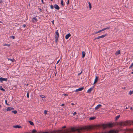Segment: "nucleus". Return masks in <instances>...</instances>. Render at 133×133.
Returning a JSON list of instances; mask_svg holds the SVG:
<instances>
[{
  "label": "nucleus",
  "instance_id": "nucleus-1",
  "mask_svg": "<svg viewBox=\"0 0 133 133\" xmlns=\"http://www.w3.org/2000/svg\"><path fill=\"white\" fill-rule=\"evenodd\" d=\"M113 125L111 123H109L107 124H103L102 125V127L104 129H105L107 127L109 128H112L113 127Z\"/></svg>",
  "mask_w": 133,
  "mask_h": 133
},
{
  "label": "nucleus",
  "instance_id": "nucleus-2",
  "mask_svg": "<svg viewBox=\"0 0 133 133\" xmlns=\"http://www.w3.org/2000/svg\"><path fill=\"white\" fill-rule=\"evenodd\" d=\"M71 130L72 131H76L79 133H80L81 131V130L79 129H77L76 130H75V129L74 127L72 128H71Z\"/></svg>",
  "mask_w": 133,
  "mask_h": 133
},
{
  "label": "nucleus",
  "instance_id": "nucleus-3",
  "mask_svg": "<svg viewBox=\"0 0 133 133\" xmlns=\"http://www.w3.org/2000/svg\"><path fill=\"white\" fill-rule=\"evenodd\" d=\"M107 34H105V35H102L101 36H98V37L96 38L95 39H99L100 38H104L105 36H106L107 35Z\"/></svg>",
  "mask_w": 133,
  "mask_h": 133
},
{
  "label": "nucleus",
  "instance_id": "nucleus-4",
  "mask_svg": "<svg viewBox=\"0 0 133 133\" xmlns=\"http://www.w3.org/2000/svg\"><path fill=\"white\" fill-rule=\"evenodd\" d=\"M63 132L62 130H58L52 132V133H63Z\"/></svg>",
  "mask_w": 133,
  "mask_h": 133
},
{
  "label": "nucleus",
  "instance_id": "nucleus-5",
  "mask_svg": "<svg viewBox=\"0 0 133 133\" xmlns=\"http://www.w3.org/2000/svg\"><path fill=\"white\" fill-rule=\"evenodd\" d=\"M118 132L117 130H113L109 131V133H117Z\"/></svg>",
  "mask_w": 133,
  "mask_h": 133
},
{
  "label": "nucleus",
  "instance_id": "nucleus-6",
  "mask_svg": "<svg viewBox=\"0 0 133 133\" xmlns=\"http://www.w3.org/2000/svg\"><path fill=\"white\" fill-rule=\"evenodd\" d=\"M7 80L8 79L7 78H3L2 77L0 78V81L1 82H2L3 81H7Z\"/></svg>",
  "mask_w": 133,
  "mask_h": 133
},
{
  "label": "nucleus",
  "instance_id": "nucleus-7",
  "mask_svg": "<svg viewBox=\"0 0 133 133\" xmlns=\"http://www.w3.org/2000/svg\"><path fill=\"white\" fill-rule=\"evenodd\" d=\"M84 88V87H82L81 88H79L78 89H77L76 90H75V91H77V92L81 91L83 90V89Z\"/></svg>",
  "mask_w": 133,
  "mask_h": 133
},
{
  "label": "nucleus",
  "instance_id": "nucleus-8",
  "mask_svg": "<svg viewBox=\"0 0 133 133\" xmlns=\"http://www.w3.org/2000/svg\"><path fill=\"white\" fill-rule=\"evenodd\" d=\"M128 124V123L127 122H124V123H121L120 124V125L121 126L125 125H127Z\"/></svg>",
  "mask_w": 133,
  "mask_h": 133
},
{
  "label": "nucleus",
  "instance_id": "nucleus-9",
  "mask_svg": "<svg viewBox=\"0 0 133 133\" xmlns=\"http://www.w3.org/2000/svg\"><path fill=\"white\" fill-rule=\"evenodd\" d=\"M54 8L58 10L60 8L58 6V5L56 4H55L54 6Z\"/></svg>",
  "mask_w": 133,
  "mask_h": 133
},
{
  "label": "nucleus",
  "instance_id": "nucleus-10",
  "mask_svg": "<svg viewBox=\"0 0 133 133\" xmlns=\"http://www.w3.org/2000/svg\"><path fill=\"white\" fill-rule=\"evenodd\" d=\"M71 36V34L70 33H69L68 34L66 35L65 36V38L66 39H68L69 38V37L70 36Z\"/></svg>",
  "mask_w": 133,
  "mask_h": 133
},
{
  "label": "nucleus",
  "instance_id": "nucleus-11",
  "mask_svg": "<svg viewBox=\"0 0 133 133\" xmlns=\"http://www.w3.org/2000/svg\"><path fill=\"white\" fill-rule=\"evenodd\" d=\"M37 19L36 17H34L32 18V22L33 23H34L35 22H37Z\"/></svg>",
  "mask_w": 133,
  "mask_h": 133
},
{
  "label": "nucleus",
  "instance_id": "nucleus-12",
  "mask_svg": "<svg viewBox=\"0 0 133 133\" xmlns=\"http://www.w3.org/2000/svg\"><path fill=\"white\" fill-rule=\"evenodd\" d=\"M94 86L90 88L89 89H88L87 91V92L90 93L91 92V91L92 90Z\"/></svg>",
  "mask_w": 133,
  "mask_h": 133
},
{
  "label": "nucleus",
  "instance_id": "nucleus-13",
  "mask_svg": "<svg viewBox=\"0 0 133 133\" xmlns=\"http://www.w3.org/2000/svg\"><path fill=\"white\" fill-rule=\"evenodd\" d=\"M102 106V105L101 104H98L97 106L95 107V110H97L99 109L100 107Z\"/></svg>",
  "mask_w": 133,
  "mask_h": 133
},
{
  "label": "nucleus",
  "instance_id": "nucleus-14",
  "mask_svg": "<svg viewBox=\"0 0 133 133\" xmlns=\"http://www.w3.org/2000/svg\"><path fill=\"white\" fill-rule=\"evenodd\" d=\"M8 60L9 61L10 60V61H11L12 62H15L16 61L15 60V59H14V58L11 59V58H8Z\"/></svg>",
  "mask_w": 133,
  "mask_h": 133
},
{
  "label": "nucleus",
  "instance_id": "nucleus-15",
  "mask_svg": "<svg viewBox=\"0 0 133 133\" xmlns=\"http://www.w3.org/2000/svg\"><path fill=\"white\" fill-rule=\"evenodd\" d=\"M98 77L97 76H96L95 79V81L94 82V84H95L97 82L98 79Z\"/></svg>",
  "mask_w": 133,
  "mask_h": 133
},
{
  "label": "nucleus",
  "instance_id": "nucleus-16",
  "mask_svg": "<svg viewBox=\"0 0 133 133\" xmlns=\"http://www.w3.org/2000/svg\"><path fill=\"white\" fill-rule=\"evenodd\" d=\"M85 52L84 51H83L82 52V58H84L85 56Z\"/></svg>",
  "mask_w": 133,
  "mask_h": 133
},
{
  "label": "nucleus",
  "instance_id": "nucleus-17",
  "mask_svg": "<svg viewBox=\"0 0 133 133\" xmlns=\"http://www.w3.org/2000/svg\"><path fill=\"white\" fill-rule=\"evenodd\" d=\"M13 127L16 128H21V126L20 125H16L13 126Z\"/></svg>",
  "mask_w": 133,
  "mask_h": 133
},
{
  "label": "nucleus",
  "instance_id": "nucleus-18",
  "mask_svg": "<svg viewBox=\"0 0 133 133\" xmlns=\"http://www.w3.org/2000/svg\"><path fill=\"white\" fill-rule=\"evenodd\" d=\"M55 34H56V36H57V37H58L59 36V33L58 32V30H56V31L55 32Z\"/></svg>",
  "mask_w": 133,
  "mask_h": 133
},
{
  "label": "nucleus",
  "instance_id": "nucleus-19",
  "mask_svg": "<svg viewBox=\"0 0 133 133\" xmlns=\"http://www.w3.org/2000/svg\"><path fill=\"white\" fill-rule=\"evenodd\" d=\"M88 4L89 6V9L90 10H91L92 7V6L90 2H88Z\"/></svg>",
  "mask_w": 133,
  "mask_h": 133
},
{
  "label": "nucleus",
  "instance_id": "nucleus-20",
  "mask_svg": "<svg viewBox=\"0 0 133 133\" xmlns=\"http://www.w3.org/2000/svg\"><path fill=\"white\" fill-rule=\"evenodd\" d=\"M120 54V50H118L116 53V55H117Z\"/></svg>",
  "mask_w": 133,
  "mask_h": 133
},
{
  "label": "nucleus",
  "instance_id": "nucleus-21",
  "mask_svg": "<svg viewBox=\"0 0 133 133\" xmlns=\"http://www.w3.org/2000/svg\"><path fill=\"white\" fill-rule=\"evenodd\" d=\"M96 117H91L89 118L90 120H93L96 118Z\"/></svg>",
  "mask_w": 133,
  "mask_h": 133
},
{
  "label": "nucleus",
  "instance_id": "nucleus-22",
  "mask_svg": "<svg viewBox=\"0 0 133 133\" xmlns=\"http://www.w3.org/2000/svg\"><path fill=\"white\" fill-rule=\"evenodd\" d=\"M58 37H57V36H55V42L56 43H57V42L58 40Z\"/></svg>",
  "mask_w": 133,
  "mask_h": 133
},
{
  "label": "nucleus",
  "instance_id": "nucleus-23",
  "mask_svg": "<svg viewBox=\"0 0 133 133\" xmlns=\"http://www.w3.org/2000/svg\"><path fill=\"white\" fill-rule=\"evenodd\" d=\"M0 89L3 91H5V90L1 86H0Z\"/></svg>",
  "mask_w": 133,
  "mask_h": 133
},
{
  "label": "nucleus",
  "instance_id": "nucleus-24",
  "mask_svg": "<svg viewBox=\"0 0 133 133\" xmlns=\"http://www.w3.org/2000/svg\"><path fill=\"white\" fill-rule=\"evenodd\" d=\"M30 124L31 125H34V124L32 122V121H29Z\"/></svg>",
  "mask_w": 133,
  "mask_h": 133
},
{
  "label": "nucleus",
  "instance_id": "nucleus-25",
  "mask_svg": "<svg viewBox=\"0 0 133 133\" xmlns=\"http://www.w3.org/2000/svg\"><path fill=\"white\" fill-rule=\"evenodd\" d=\"M6 110L7 111H10L11 110L10 107H9L7 108Z\"/></svg>",
  "mask_w": 133,
  "mask_h": 133
},
{
  "label": "nucleus",
  "instance_id": "nucleus-26",
  "mask_svg": "<svg viewBox=\"0 0 133 133\" xmlns=\"http://www.w3.org/2000/svg\"><path fill=\"white\" fill-rule=\"evenodd\" d=\"M133 93V91H131V90L129 93V94L130 95H131Z\"/></svg>",
  "mask_w": 133,
  "mask_h": 133
},
{
  "label": "nucleus",
  "instance_id": "nucleus-27",
  "mask_svg": "<svg viewBox=\"0 0 133 133\" xmlns=\"http://www.w3.org/2000/svg\"><path fill=\"white\" fill-rule=\"evenodd\" d=\"M12 113H14L15 114H16L17 113V111L15 110L14 111H12Z\"/></svg>",
  "mask_w": 133,
  "mask_h": 133
},
{
  "label": "nucleus",
  "instance_id": "nucleus-28",
  "mask_svg": "<svg viewBox=\"0 0 133 133\" xmlns=\"http://www.w3.org/2000/svg\"><path fill=\"white\" fill-rule=\"evenodd\" d=\"M40 96L42 98H45V96L43 95H41Z\"/></svg>",
  "mask_w": 133,
  "mask_h": 133
},
{
  "label": "nucleus",
  "instance_id": "nucleus-29",
  "mask_svg": "<svg viewBox=\"0 0 133 133\" xmlns=\"http://www.w3.org/2000/svg\"><path fill=\"white\" fill-rule=\"evenodd\" d=\"M110 26H108L106 28H105V30H107V29H110Z\"/></svg>",
  "mask_w": 133,
  "mask_h": 133
},
{
  "label": "nucleus",
  "instance_id": "nucleus-30",
  "mask_svg": "<svg viewBox=\"0 0 133 133\" xmlns=\"http://www.w3.org/2000/svg\"><path fill=\"white\" fill-rule=\"evenodd\" d=\"M10 38L14 39L15 38V37L14 36H10Z\"/></svg>",
  "mask_w": 133,
  "mask_h": 133
},
{
  "label": "nucleus",
  "instance_id": "nucleus-31",
  "mask_svg": "<svg viewBox=\"0 0 133 133\" xmlns=\"http://www.w3.org/2000/svg\"><path fill=\"white\" fill-rule=\"evenodd\" d=\"M119 117H120V115H119L117 116L116 117V120L117 119H118L119 118Z\"/></svg>",
  "mask_w": 133,
  "mask_h": 133
},
{
  "label": "nucleus",
  "instance_id": "nucleus-32",
  "mask_svg": "<svg viewBox=\"0 0 133 133\" xmlns=\"http://www.w3.org/2000/svg\"><path fill=\"white\" fill-rule=\"evenodd\" d=\"M27 98L29 97V92H27Z\"/></svg>",
  "mask_w": 133,
  "mask_h": 133
},
{
  "label": "nucleus",
  "instance_id": "nucleus-33",
  "mask_svg": "<svg viewBox=\"0 0 133 133\" xmlns=\"http://www.w3.org/2000/svg\"><path fill=\"white\" fill-rule=\"evenodd\" d=\"M4 46H10V44H5L4 45Z\"/></svg>",
  "mask_w": 133,
  "mask_h": 133
},
{
  "label": "nucleus",
  "instance_id": "nucleus-34",
  "mask_svg": "<svg viewBox=\"0 0 133 133\" xmlns=\"http://www.w3.org/2000/svg\"><path fill=\"white\" fill-rule=\"evenodd\" d=\"M61 4L63 6L64 5V4H63V1L62 0H61Z\"/></svg>",
  "mask_w": 133,
  "mask_h": 133
},
{
  "label": "nucleus",
  "instance_id": "nucleus-35",
  "mask_svg": "<svg viewBox=\"0 0 133 133\" xmlns=\"http://www.w3.org/2000/svg\"><path fill=\"white\" fill-rule=\"evenodd\" d=\"M102 31L101 30H100L99 31H98V32H96L95 33V34H97L98 33L100 32H101Z\"/></svg>",
  "mask_w": 133,
  "mask_h": 133
},
{
  "label": "nucleus",
  "instance_id": "nucleus-36",
  "mask_svg": "<svg viewBox=\"0 0 133 133\" xmlns=\"http://www.w3.org/2000/svg\"><path fill=\"white\" fill-rule=\"evenodd\" d=\"M36 132V130L35 129H34L32 131V133H34V132Z\"/></svg>",
  "mask_w": 133,
  "mask_h": 133
},
{
  "label": "nucleus",
  "instance_id": "nucleus-37",
  "mask_svg": "<svg viewBox=\"0 0 133 133\" xmlns=\"http://www.w3.org/2000/svg\"><path fill=\"white\" fill-rule=\"evenodd\" d=\"M47 111L46 110H45L44 111V114H46L47 113Z\"/></svg>",
  "mask_w": 133,
  "mask_h": 133
},
{
  "label": "nucleus",
  "instance_id": "nucleus-38",
  "mask_svg": "<svg viewBox=\"0 0 133 133\" xmlns=\"http://www.w3.org/2000/svg\"><path fill=\"white\" fill-rule=\"evenodd\" d=\"M54 6H53L52 5H51L50 6V8L52 9H54Z\"/></svg>",
  "mask_w": 133,
  "mask_h": 133
},
{
  "label": "nucleus",
  "instance_id": "nucleus-39",
  "mask_svg": "<svg viewBox=\"0 0 133 133\" xmlns=\"http://www.w3.org/2000/svg\"><path fill=\"white\" fill-rule=\"evenodd\" d=\"M69 3V0H68L66 4L67 5Z\"/></svg>",
  "mask_w": 133,
  "mask_h": 133
},
{
  "label": "nucleus",
  "instance_id": "nucleus-40",
  "mask_svg": "<svg viewBox=\"0 0 133 133\" xmlns=\"http://www.w3.org/2000/svg\"><path fill=\"white\" fill-rule=\"evenodd\" d=\"M76 114V112H74L73 114V116H75Z\"/></svg>",
  "mask_w": 133,
  "mask_h": 133
},
{
  "label": "nucleus",
  "instance_id": "nucleus-41",
  "mask_svg": "<svg viewBox=\"0 0 133 133\" xmlns=\"http://www.w3.org/2000/svg\"><path fill=\"white\" fill-rule=\"evenodd\" d=\"M3 1L2 0H1V1H0V3H3Z\"/></svg>",
  "mask_w": 133,
  "mask_h": 133
},
{
  "label": "nucleus",
  "instance_id": "nucleus-42",
  "mask_svg": "<svg viewBox=\"0 0 133 133\" xmlns=\"http://www.w3.org/2000/svg\"><path fill=\"white\" fill-rule=\"evenodd\" d=\"M82 71H81V72L80 73L78 74V75H81V73H82Z\"/></svg>",
  "mask_w": 133,
  "mask_h": 133
},
{
  "label": "nucleus",
  "instance_id": "nucleus-43",
  "mask_svg": "<svg viewBox=\"0 0 133 133\" xmlns=\"http://www.w3.org/2000/svg\"><path fill=\"white\" fill-rule=\"evenodd\" d=\"M64 105H65V104H61V107H62V106H64Z\"/></svg>",
  "mask_w": 133,
  "mask_h": 133
},
{
  "label": "nucleus",
  "instance_id": "nucleus-44",
  "mask_svg": "<svg viewBox=\"0 0 133 133\" xmlns=\"http://www.w3.org/2000/svg\"><path fill=\"white\" fill-rule=\"evenodd\" d=\"M5 104H6V105H8L7 103V101L6 100H5Z\"/></svg>",
  "mask_w": 133,
  "mask_h": 133
},
{
  "label": "nucleus",
  "instance_id": "nucleus-45",
  "mask_svg": "<svg viewBox=\"0 0 133 133\" xmlns=\"http://www.w3.org/2000/svg\"><path fill=\"white\" fill-rule=\"evenodd\" d=\"M63 95L64 96H68V95L67 94H64Z\"/></svg>",
  "mask_w": 133,
  "mask_h": 133
},
{
  "label": "nucleus",
  "instance_id": "nucleus-46",
  "mask_svg": "<svg viewBox=\"0 0 133 133\" xmlns=\"http://www.w3.org/2000/svg\"><path fill=\"white\" fill-rule=\"evenodd\" d=\"M23 26L24 28H25L26 26V25L25 24H24L23 25Z\"/></svg>",
  "mask_w": 133,
  "mask_h": 133
},
{
  "label": "nucleus",
  "instance_id": "nucleus-47",
  "mask_svg": "<svg viewBox=\"0 0 133 133\" xmlns=\"http://www.w3.org/2000/svg\"><path fill=\"white\" fill-rule=\"evenodd\" d=\"M38 9L40 11H41V12L42 11V9L41 8H38Z\"/></svg>",
  "mask_w": 133,
  "mask_h": 133
},
{
  "label": "nucleus",
  "instance_id": "nucleus-48",
  "mask_svg": "<svg viewBox=\"0 0 133 133\" xmlns=\"http://www.w3.org/2000/svg\"><path fill=\"white\" fill-rule=\"evenodd\" d=\"M10 108H11V110H13L14 109L13 108L10 107Z\"/></svg>",
  "mask_w": 133,
  "mask_h": 133
},
{
  "label": "nucleus",
  "instance_id": "nucleus-49",
  "mask_svg": "<svg viewBox=\"0 0 133 133\" xmlns=\"http://www.w3.org/2000/svg\"><path fill=\"white\" fill-rule=\"evenodd\" d=\"M52 22V24H54V20H53L52 21H51Z\"/></svg>",
  "mask_w": 133,
  "mask_h": 133
},
{
  "label": "nucleus",
  "instance_id": "nucleus-50",
  "mask_svg": "<svg viewBox=\"0 0 133 133\" xmlns=\"http://www.w3.org/2000/svg\"><path fill=\"white\" fill-rule=\"evenodd\" d=\"M66 127V126H63L62 127V128H65Z\"/></svg>",
  "mask_w": 133,
  "mask_h": 133
},
{
  "label": "nucleus",
  "instance_id": "nucleus-51",
  "mask_svg": "<svg viewBox=\"0 0 133 133\" xmlns=\"http://www.w3.org/2000/svg\"><path fill=\"white\" fill-rule=\"evenodd\" d=\"M101 30L102 31L105 30L104 28L102 30Z\"/></svg>",
  "mask_w": 133,
  "mask_h": 133
},
{
  "label": "nucleus",
  "instance_id": "nucleus-52",
  "mask_svg": "<svg viewBox=\"0 0 133 133\" xmlns=\"http://www.w3.org/2000/svg\"><path fill=\"white\" fill-rule=\"evenodd\" d=\"M101 30L102 31L105 30L104 28L102 30Z\"/></svg>",
  "mask_w": 133,
  "mask_h": 133
},
{
  "label": "nucleus",
  "instance_id": "nucleus-53",
  "mask_svg": "<svg viewBox=\"0 0 133 133\" xmlns=\"http://www.w3.org/2000/svg\"><path fill=\"white\" fill-rule=\"evenodd\" d=\"M42 2V3L43 4H44V2H43V0H41Z\"/></svg>",
  "mask_w": 133,
  "mask_h": 133
},
{
  "label": "nucleus",
  "instance_id": "nucleus-54",
  "mask_svg": "<svg viewBox=\"0 0 133 133\" xmlns=\"http://www.w3.org/2000/svg\"><path fill=\"white\" fill-rule=\"evenodd\" d=\"M130 122L131 123H132V124H133V121H131V122Z\"/></svg>",
  "mask_w": 133,
  "mask_h": 133
},
{
  "label": "nucleus",
  "instance_id": "nucleus-55",
  "mask_svg": "<svg viewBox=\"0 0 133 133\" xmlns=\"http://www.w3.org/2000/svg\"><path fill=\"white\" fill-rule=\"evenodd\" d=\"M130 66L132 67L133 66V62L132 63V64Z\"/></svg>",
  "mask_w": 133,
  "mask_h": 133
},
{
  "label": "nucleus",
  "instance_id": "nucleus-56",
  "mask_svg": "<svg viewBox=\"0 0 133 133\" xmlns=\"http://www.w3.org/2000/svg\"><path fill=\"white\" fill-rule=\"evenodd\" d=\"M40 133H49L48 132H41Z\"/></svg>",
  "mask_w": 133,
  "mask_h": 133
},
{
  "label": "nucleus",
  "instance_id": "nucleus-57",
  "mask_svg": "<svg viewBox=\"0 0 133 133\" xmlns=\"http://www.w3.org/2000/svg\"><path fill=\"white\" fill-rule=\"evenodd\" d=\"M71 104L72 105H74V103H71Z\"/></svg>",
  "mask_w": 133,
  "mask_h": 133
},
{
  "label": "nucleus",
  "instance_id": "nucleus-58",
  "mask_svg": "<svg viewBox=\"0 0 133 133\" xmlns=\"http://www.w3.org/2000/svg\"><path fill=\"white\" fill-rule=\"evenodd\" d=\"M67 132H67V131L66 132L65 131H64V133H66Z\"/></svg>",
  "mask_w": 133,
  "mask_h": 133
},
{
  "label": "nucleus",
  "instance_id": "nucleus-59",
  "mask_svg": "<svg viewBox=\"0 0 133 133\" xmlns=\"http://www.w3.org/2000/svg\"><path fill=\"white\" fill-rule=\"evenodd\" d=\"M60 60H58L57 61V63H58V62H59V61Z\"/></svg>",
  "mask_w": 133,
  "mask_h": 133
},
{
  "label": "nucleus",
  "instance_id": "nucleus-60",
  "mask_svg": "<svg viewBox=\"0 0 133 133\" xmlns=\"http://www.w3.org/2000/svg\"><path fill=\"white\" fill-rule=\"evenodd\" d=\"M132 67L131 66L129 67V69H130Z\"/></svg>",
  "mask_w": 133,
  "mask_h": 133
},
{
  "label": "nucleus",
  "instance_id": "nucleus-61",
  "mask_svg": "<svg viewBox=\"0 0 133 133\" xmlns=\"http://www.w3.org/2000/svg\"><path fill=\"white\" fill-rule=\"evenodd\" d=\"M126 109H128V108L127 107H126Z\"/></svg>",
  "mask_w": 133,
  "mask_h": 133
},
{
  "label": "nucleus",
  "instance_id": "nucleus-62",
  "mask_svg": "<svg viewBox=\"0 0 133 133\" xmlns=\"http://www.w3.org/2000/svg\"><path fill=\"white\" fill-rule=\"evenodd\" d=\"M56 73H57V72H56V73H55V76H56Z\"/></svg>",
  "mask_w": 133,
  "mask_h": 133
},
{
  "label": "nucleus",
  "instance_id": "nucleus-63",
  "mask_svg": "<svg viewBox=\"0 0 133 133\" xmlns=\"http://www.w3.org/2000/svg\"><path fill=\"white\" fill-rule=\"evenodd\" d=\"M132 107H131L130 108V109H131V110H132Z\"/></svg>",
  "mask_w": 133,
  "mask_h": 133
},
{
  "label": "nucleus",
  "instance_id": "nucleus-64",
  "mask_svg": "<svg viewBox=\"0 0 133 133\" xmlns=\"http://www.w3.org/2000/svg\"><path fill=\"white\" fill-rule=\"evenodd\" d=\"M131 74H133V71L132 72H131Z\"/></svg>",
  "mask_w": 133,
  "mask_h": 133
}]
</instances>
